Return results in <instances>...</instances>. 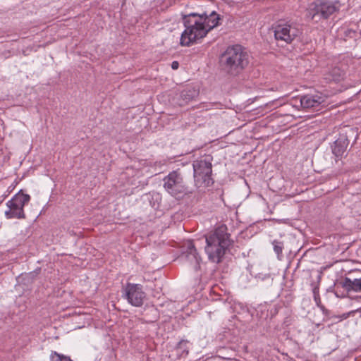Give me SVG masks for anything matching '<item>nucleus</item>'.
Returning a JSON list of instances; mask_svg holds the SVG:
<instances>
[{
	"instance_id": "obj_1",
	"label": "nucleus",
	"mask_w": 361,
	"mask_h": 361,
	"mask_svg": "<svg viewBox=\"0 0 361 361\" xmlns=\"http://www.w3.org/2000/svg\"><path fill=\"white\" fill-rule=\"evenodd\" d=\"M221 63L227 74L236 76L247 66L249 54L240 45L228 47L221 56Z\"/></svg>"
},
{
	"instance_id": "obj_2",
	"label": "nucleus",
	"mask_w": 361,
	"mask_h": 361,
	"mask_svg": "<svg viewBox=\"0 0 361 361\" xmlns=\"http://www.w3.org/2000/svg\"><path fill=\"white\" fill-rule=\"evenodd\" d=\"M206 243L205 251L209 259L213 262H220L231 243L226 226H219L212 234L206 238Z\"/></svg>"
},
{
	"instance_id": "obj_3",
	"label": "nucleus",
	"mask_w": 361,
	"mask_h": 361,
	"mask_svg": "<svg viewBox=\"0 0 361 361\" xmlns=\"http://www.w3.org/2000/svg\"><path fill=\"white\" fill-rule=\"evenodd\" d=\"M197 16V13H195L184 16L183 22L186 28L180 37V44L182 46L188 47L197 40L204 37L207 34L208 28L204 27V25L198 19L194 20L188 19V18Z\"/></svg>"
},
{
	"instance_id": "obj_4",
	"label": "nucleus",
	"mask_w": 361,
	"mask_h": 361,
	"mask_svg": "<svg viewBox=\"0 0 361 361\" xmlns=\"http://www.w3.org/2000/svg\"><path fill=\"white\" fill-rule=\"evenodd\" d=\"M338 1L315 0L309 4L306 11V16L312 20L318 22L326 19L339 9Z\"/></svg>"
},
{
	"instance_id": "obj_5",
	"label": "nucleus",
	"mask_w": 361,
	"mask_h": 361,
	"mask_svg": "<svg viewBox=\"0 0 361 361\" xmlns=\"http://www.w3.org/2000/svg\"><path fill=\"white\" fill-rule=\"evenodd\" d=\"M211 161L209 157H207L193 161L194 181L197 187H208L214 183L212 178V164Z\"/></svg>"
},
{
	"instance_id": "obj_6",
	"label": "nucleus",
	"mask_w": 361,
	"mask_h": 361,
	"mask_svg": "<svg viewBox=\"0 0 361 361\" xmlns=\"http://www.w3.org/2000/svg\"><path fill=\"white\" fill-rule=\"evenodd\" d=\"M164 189L172 196L179 197L188 192L183 176L180 170L170 172L163 179Z\"/></svg>"
},
{
	"instance_id": "obj_7",
	"label": "nucleus",
	"mask_w": 361,
	"mask_h": 361,
	"mask_svg": "<svg viewBox=\"0 0 361 361\" xmlns=\"http://www.w3.org/2000/svg\"><path fill=\"white\" fill-rule=\"evenodd\" d=\"M30 200V196L24 194L21 190L16 194L11 200L7 202L8 209L5 215L8 219H25L23 207Z\"/></svg>"
},
{
	"instance_id": "obj_8",
	"label": "nucleus",
	"mask_w": 361,
	"mask_h": 361,
	"mask_svg": "<svg viewBox=\"0 0 361 361\" xmlns=\"http://www.w3.org/2000/svg\"><path fill=\"white\" fill-rule=\"evenodd\" d=\"M272 29L274 30L275 39L286 44L291 43L300 34L299 30L295 25L283 21L279 22L273 26Z\"/></svg>"
},
{
	"instance_id": "obj_9",
	"label": "nucleus",
	"mask_w": 361,
	"mask_h": 361,
	"mask_svg": "<svg viewBox=\"0 0 361 361\" xmlns=\"http://www.w3.org/2000/svg\"><path fill=\"white\" fill-rule=\"evenodd\" d=\"M145 293L140 284L127 283L123 289V297L133 306L140 307L144 302Z\"/></svg>"
},
{
	"instance_id": "obj_10",
	"label": "nucleus",
	"mask_w": 361,
	"mask_h": 361,
	"mask_svg": "<svg viewBox=\"0 0 361 361\" xmlns=\"http://www.w3.org/2000/svg\"><path fill=\"white\" fill-rule=\"evenodd\" d=\"M340 283L348 292L361 293V271L355 270L349 272Z\"/></svg>"
},
{
	"instance_id": "obj_11",
	"label": "nucleus",
	"mask_w": 361,
	"mask_h": 361,
	"mask_svg": "<svg viewBox=\"0 0 361 361\" xmlns=\"http://www.w3.org/2000/svg\"><path fill=\"white\" fill-rule=\"evenodd\" d=\"M326 97L320 93L306 94L300 98V104L304 109L316 108L325 102Z\"/></svg>"
},
{
	"instance_id": "obj_12",
	"label": "nucleus",
	"mask_w": 361,
	"mask_h": 361,
	"mask_svg": "<svg viewBox=\"0 0 361 361\" xmlns=\"http://www.w3.org/2000/svg\"><path fill=\"white\" fill-rule=\"evenodd\" d=\"M197 19L204 25V27L208 28V32L219 24V16L214 11L209 15L206 13L197 14Z\"/></svg>"
},
{
	"instance_id": "obj_13",
	"label": "nucleus",
	"mask_w": 361,
	"mask_h": 361,
	"mask_svg": "<svg viewBox=\"0 0 361 361\" xmlns=\"http://www.w3.org/2000/svg\"><path fill=\"white\" fill-rule=\"evenodd\" d=\"M349 145V141L345 135H341L334 142L332 147V152L336 157H341L345 152Z\"/></svg>"
},
{
	"instance_id": "obj_14",
	"label": "nucleus",
	"mask_w": 361,
	"mask_h": 361,
	"mask_svg": "<svg viewBox=\"0 0 361 361\" xmlns=\"http://www.w3.org/2000/svg\"><path fill=\"white\" fill-rule=\"evenodd\" d=\"M186 258L188 262H190L192 264L194 265V267L195 269L198 267L200 257L198 256L197 250L192 243H190L188 244Z\"/></svg>"
},
{
	"instance_id": "obj_15",
	"label": "nucleus",
	"mask_w": 361,
	"mask_h": 361,
	"mask_svg": "<svg viewBox=\"0 0 361 361\" xmlns=\"http://www.w3.org/2000/svg\"><path fill=\"white\" fill-rule=\"evenodd\" d=\"M51 361H73L70 357L52 351L50 355Z\"/></svg>"
},
{
	"instance_id": "obj_16",
	"label": "nucleus",
	"mask_w": 361,
	"mask_h": 361,
	"mask_svg": "<svg viewBox=\"0 0 361 361\" xmlns=\"http://www.w3.org/2000/svg\"><path fill=\"white\" fill-rule=\"evenodd\" d=\"M332 80L335 82H338L343 78L344 73L338 68H334L331 72Z\"/></svg>"
},
{
	"instance_id": "obj_17",
	"label": "nucleus",
	"mask_w": 361,
	"mask_h": 361,
	"mask_svg": "<svg viewBox=\"0 0 361 361\" xmlns=\"http://www.w3.org/2000/svg\"><path fill=\"white\" fill-rule=\"evenodd\" d=\"M272 244L274 245V250L275 252L278 255L281 254L282 253V250H283V243L281 242H279V241H277V240H274Z\"/></svg>"
},
{
	"instance_id": "obj_18",
	"label": "nucleus",
	"mask_w": 361,
	"mask_h": 361,
	"mask_svg": "<svg viewBox=\"0 0 361 361\" xmlns=\"http://www.w3.org/2000/svg\"><path fill=\"white\" fill-rule=\"evenodd\" d=\"M179 66V63L178 61H173L172 63H171V68L173 69V70H176L178 69Z\"/></svg>"
},
{
	"instance_id": "obj_19",
	"label": "nucleus",
	"mask_w": 361,
	"mask_h": 361,
	"mask_svg": "<svg viewBox=\"0 0 361 361\" xmlns=\"http://www.w3.org/2000/svg\"><path fill=\"white\" fill-rule=\"evenodd\" d=\"M185 92H186L185 91L182 92V96L183 97H185L186 96V94H185Z\"/></svg>"
}]
</instances>
